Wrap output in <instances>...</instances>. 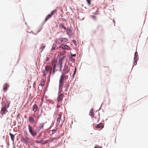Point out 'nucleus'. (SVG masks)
Listing matches in <instances>:
<instances>
[{"mask_svg":"<svg viewBox=\"0 0 148 148\" xmlns=\"http://www.w3.org/2000/svg\"><path fill=\"white\" fill-rule=\"evenodd\" d=\"M69 69H68L67 68L64 71L65 72V74L64 73H63L62 75L60 76V81H59V87L60 89H62L63 88V84L64 82V75L65 74L67 73L69 71Z\"/></svg>","mask_w":148,"mask_h":148,"instance_id":"f257e3e1","label":"nucleus"},{"mask_svg":"<svg viewBox=\"0 0 148 148\" xmlns=\"http://www.w3.org/2000/svg\"><path fill=\"white\" fill-rule=\"evenodd\" d=\"M52 68L48 66H46L45 67V69L42 71V73H43L44 76H45L49 72L50 74L51 73Z\"/></svg>","mask_w":148,"mask_h":148,"instance_id":"f03ea898","label":"nucleus"},{"mask_svg":"<svg viewBox=\"0 0 148 148\" xmlns=\"http://www.w3.org/2000/svg\"><path fill=\"white\" fill-rule=\"evenodd\" d=\"M29 131L32 136H36L37 132L36 131H35L32 126L30 124L28 125Z\"/></svg>","mask_w":148,"mask_h":148,"instance_id":"7ed1b4c3","label":"nucleus"},{"mask_svg":"<svg viewBox=\"0 0 148 148\" xmlns=\"http://www.w3.org/2000/svg\"><path fill=\"white\" fill-rule=\"evenodd\" d=\"M59 47L60 48L65 49L68 50H71V49L68 45L64 44H61Z\"/></svg>","mask_w":148,"mask_h":148,"instance_id":"20e7f679","label":"nucleus"},{"mask_svg":"<svg viewBox=\"0 0 148 148\" xmlns=\"http://www.w3.org/2000/svg\"><path fill=\"white\" fill-rule=\"evenodd\" d=\"M38 118L36 120H35L32 117L30 116L28 118V120L30 123H36L38 122Z\"/></svg>","mask_w":148,"mask_h":148,"instance_id":"39448f33","label":"nucleus"},{"mask_svg":"<svg viewBox=\"0 0 148 148\" xmlns=\"http://www.w3.org/2000/svg\"><path fill=\"white\" fill-rule=\"evenodd\" d=\"M62 116V114L61 113H60L57 115V122L56 124L57 125L59 124L61 120V117Z\"/></svg>","mask_w":148,"mask_h":148,"instance_id":"423d86ee","label":"nucleus"},{"mask_svg":"<svg viewBox=\"0 0 148 148\" xmlns=\"http://www.w3.org/2000/svg\"><path fill=\"white\" fill-rule=\"evenodd\" d=\"M68 41V39L66 38H62L58 39L56 41L59 44L62 42H65Z\"/></svg>","mask_w":148,"mask_h":148,"instance_id":"0eeeda50","label":"nucleus"},{"mask_svg":"<svg viewBox=\"0 0 148 148\" xmlns=\"http://www.w3.org/2000/svg\"><path fill=\"white\" fill-rule=\"evenodd\" d=\"M64 97V95L63 94H61L59 95L58 97L57 98V101L58 102L62 101Z\"/></svg>","mask_w":148,"mask_h":148,"instance_id":"6e6552de","label":"nucleus"},{"mask_svg":"<svg viewBox=\"0 0 148 148\" xmlns=\"http://www.w3.org/2000/svg\"><path fill=\"white\" fill-rule=\"evenodd\" d=\"M45 123H41L38 127V131H39L41 129H42L45 125Z\"/></svg>","mask_w":148,"mask_h":148,"instance_id":"1a4fd4ad","label":"nucleus"},{"mask_svg":"<svg viewBox=\"0 0 148 148\" xmlns=\"http://www.w3.org/2000/svg\"><path fill=\"white\" fill-rule=\"evenodd\" d=\"M9 86V85L6 83H5V84L4 85V87L3 88V90L5 92L7 90V88Z\"/></svg>","mask_w":148,"mask_h":148,"instance_id":"9d476101","label":"nucleus"},{"mask_svg":"<svg viewBox=\"0 0 148 148\" xmlns=\"http://www.w3.org/2000/svg\"><path fill=\"white\" fill-rule=\"evenodd\" d=\"M7 109L5 107H3L1 109V110L0 111V112L1 114H5V112H7Z\"/></svg>","mask_w":148,"mask_h":148,"instance_id":"9b49d317","label":"nucleus"},{"mask_svg":"<svg viewBox=\"0 0 148 148\" xmlns=\"http://www.w3.org/2000/svg\"><path fill=\"white\" fill-rule=\"evenodd\" d=\"M38 107L36 104L34 105L33 107V110L34 112H36L37 110Z\"/></svg>","mask_w":148,"mask_h":148,"instance_id":"f8f14e48","label":"nucleus"},{"mask_svg":"<svg viewBox=\"0 0 148 148\" xmlns=\"http://www.w3.org/2000/svg\"><path fill=\"white\" fill-rule=\"evenodd\" d=\"M89 114V115H90L92 117H94V112H93V109L92 108L90 110Z\"/></svg>","mask_w":148,"mask_h":148,"instance_id":"ddd939ff","label":"nucleus"},{"mask_svg":"<svg viewBox=\"0 0 148 148\" xmlns=\"http://www.w3.org/2000/svg\"><path fill=\"white\" fill-rule=\"evenodd\" d=\"M42 142H43V140H36V143H42V144H44L45 143H47V141H45V143H42Z\"/></svg>","mask_w":148,"mask_h":148,"instance_id":"4468645a","label":"nucleus"},{"mask_svg":"<svg viewBox=\"0 0 148 148\" xmlns=\"http://www.w3.org/2000/svg\"><path fill=\"white\" fill-rule=\"evenodd\" d=\"M103 124L102 123H101L100 124H98L97 125H96L95 126V128H98L99 129L101 127H103Z\"/></svg>","mask_w":148,"mask_h":148,"instance_id":"2eb2a0df","label":"nucleus"},{"mask_svg":"<svg viewBox=\"0 0 148 148\" xmlns=\"http://www.w3.org/2000/svg\"><path fill=\"white\" fill-rule=\"evenodd\" d=\"M52 17V16L50 14L48 15L45 18V22H46L48 20L51 18Z\"/></svg>","mask_w":148,"mask_h":148,"instance_id":"dca6fc26","label":"nucleus"},{"mask_svg":"<svg viewBox=\"0 0 148 148\" xmlns=\"http://www.w3.org/2000/svg\"><path fill=\"white\" fill-rule=\"evenodd\" d=\"M10 103H9L8 102H6V103L4 104L3 107H5L6 108H8L9 107Z\"/></svg>","mask_w":148,"mask_h":148,"instance_id":"f3484780","label":"nucleus"},{"mask_svg":"<svg viewBox=\"0 0 148 148\" xmlns=\"http://www.w3.org/2000/svg\"><path fill=\"white\" fill-rule=\"evenodd\" d=\"M69 87V85L67 83L65 84V86L64 87L65 88V91H67Z\"/></svg>","mask_w":148,"mask_h":148,"instance_id":"a211bd4d","label":"nucleus"},{"mask_svg":"<svg viewBox=\"0 0 148 148\" xmlns=\"http://www.w3.org/2000/svg\"><path fill=\"white\" fill-rule=\"evenodd\" d=\"M9 134L11 136V138L12 140L13 141H14L15 138L14 135L12 134H11V133H10Z\"/></svg>","mask_w":148,"mask_h":148,"instance_id":"6ab92c4d","label":"nucleus"},{"mask_svg":"<svg viewBox=\"0 0 148 148\" xmlns=\"http://www.w3.org/2000/svg\"><path fill=\"white\" fill-rule=\"evenodd\" d=\"M56 12L57 10H54L52 11L50 14L52 16L53 15H54Z\"/></svg>","mask_w":148,"mask_h":148,"instance_id":"aec40b11","label":"nucleus"},{"mask_svg":"<svg viewBox=\"0 0 148 148\" xmlns=\"http://www.w3.org/2000/svg\"><path fill=\"white\" fill-rule=\"evenodd\" d=\"M59 67H60V71H61V69L62 67V62L61 60H60L59 61Z\"/></svg>","mask_w":148,"mask_h":148,"instance_id":"412c9836","label":"nucleus"},{"mask_svg":"<svg viewBox=\"0 0 148 148\" xmlns=\"http://www.w3.org/2000/svg\"><path fill=\"white\" fill-rule=\"evenodd\" d=\"M59 27L61 28H63L64 29L66 30V27H64V25L63 24H60L59 25Z\"/></svg>","mask_w":148,"mask_h":148,"instance_id":"4be33fe9","label":"nucleus"},{"mask_svg":"<svg viewBox=\"0 0 148 148\" xmlns=\"http://www.w3.org/2000/svg\"><path fill=\"white\" fill-rule=\"evenodd\" d=\"M45 47V45L44 44H42V45L41 47L40 48V49H41V52L43 50V49Z\"/></svg>","mask_w":148,"mask_h":148,"instance_id":"5701e85b","label":"nucleus"},{"mask_svg":"<svg viewBox=\"0 0 148 148\" xmlns=\"http://www.w3.org/2000/svg\"><path fill=\"white\" fill-rule=\"evenodd\" d=\"M56 47V45L55 44H53L52 46V50H54L55 49Z\"/></svg>","mask_w":148,"mask_h":148,"instance_id":"b1692460","label":"nucleus"},{"mask_svg":"<svg viewBox=\"0 0 148 148\" xmlns=\"http://www.w3.org/2000/svg\"><path fill=\"white\" fill-rule=\"evenodd\" d=\"M69 60L70 61L73 62L74 60L73 58L70 56L69 57Z\"/></svg>","mask_w":148,"mask_h":148,"instance_id":"393cba45","label":"nucleus"},{"mask_svg":"<svg viewBox=\"0 0 148 148\" xmlns=\"http://www.w3.org/2000/svg\"><path fill=\"white\" fill-rule=\"evenodd\" d=\"M40 84L41 86H43L45 84V82L44 81H41Z\"/></svg>","mask_w":148,"mask_h":148,"instance_id":"a878e982","label":"nucleus"},{"mask_svg":"<svg viewBox=\"0 0 148 148\" xmlns=\"http://www.w3.org/2000/svg\"><path fill=\"white\" fill-rule=\"evenodd\" d=\"M88 4L89 5H90L91 4V0H86Z\"/></svg>","mask_w":148,"mask_h":148,"instance_id":"bb28decb","label":"nucleus"},{"mask_svg":"<svg viewBox=\"0 0 148 148\" xmlns=\"http://www.w3.org/2000/svg\"><path fill=\"white\" fill-rule=\"evenodd\" d=\"M68 76L66 75L65 76H64V79H65V80H66L67 79H68Z\"/></svg>","mask_w":148,"mask_h":148,"instance_id":"cd10ccee","label":"nucleus"},{"mask_svg":"<svg viewBox=\"0 0 148 148\" xmlns=\"http://www.w3.org/2000/svg\"><path fill=\"white\" fill-rule=\"evenodd\" d=\"M70 54L71 55L70 56L71 57H75L76 55V54H73L71 53H70Z\"/></svg>","mask_w":148,"mask_h":148,"instance_id":"c85d7f7f","label":"nucleus"},{"mask_svg":"<svg viewBox=\"0 0 148 148\" xmlns=\"http://www.w3.org/2000/svg\"><path fill=\"white\" fill-rule=\"evenodd\" d=\"M66 30L67 31V34L68 35H69V34H70V32H71L70 29H69V30H67L66 29Z\"/></svg>","mask_w":148,"mask_h":148,"instance_id":"c756f323","label":"nucleus"},{"mask_svg":"<svg viewBox=\"0 0 148 148\" xmlns=\"http://www.w3.org/2000/svg\"><path fill=\"white\" fill-rule=\"evenodd\" d=\"M66 51H63L62 52V53L60 54V56H62V55H64Z\"/></svg>","mask_w":148,"mask_h":148,"instance_id":"7c9ffc66","label":"nucleus"},{"mask_svg":"<svg viewBox=\"0 0 148 148\" xmlns=\"http://www.w3.org/2000/svg\"><path fill=\"white\" fill-rule=\"evenodd\" d=\"M56 139H57L56 138H51L50 139V141H52L53 140H56Z\"/></svg>","mask_w":148,"mask_h":148,"instance_id":"2f4dec72","label":"nucleus"},{"mask_svg":"<svg viewBox=\"0 0 148 148\" xmlns=\"http://www.w3.org/2000/svg\"><path fill=\"white\" fill-rule=\"evenodd\" d=\"M138 57L137 56V57H134V60L135 61V60H136V61H137L138 60Z\"/></svg>","mask_w":148,"mask_h":148,"instance_id":"473e14b6","label":"nucleus"},{"mask_svg":"<svg viewBox=\"0 0 148 148\" xmlns=\"http://www.w3.org/2000/svg\"><path fill=\"white\" fill-rule=\"evenodd\" d=\"M56 132V130H52V134H55Z\"/></svg>","mask_w":148,"mask_h":148,"instance_id":"72a5a7b5","label":"nucleus"},{"mask_svg":"<svg viewBox=\"0 0 148 148\" xmlns=\"http://www.w3.org/2000/svg\"><path fill=\"white\" fill-rule=\"evenodd\" d=\"M73 42L75 44V45L76 46L77 45V43L76 42V41L75 40H73Z\"/></svg>","mask_w":148,"mask_h":148,"instance_id":"f704fd0d","label":"nucleus"},{"mask_svg":"<svg viewBox=\"0 0 148 148\" xmlns=\"http://www.w3.org/2000/svg\"><path fill=\"white\" fill-rule=\"evenodd\" d=\"M53 69H56V65L55 63L54 64V62H53Z\"/></svg>","mask_w":148,"mask_h":148,"instance_id":"c9c22d12","label":"nucleus"},{"mask_svg":"<svg viewBox=\"0 0 148 148\" xmlns=\"http://www.w3.org/2000/svg\"><path fill=\"white\" fill-rule=\"evenodd\" d=\"M138 56V53L137 52H136L135 53L134 57H137Z\"/></svg>","mask_w":148,"mask_h":148,"instance_id":"e433bc0d","label":"nucleus"},{"mask_svg":"<svg viewBox=\"0 0 148 148\" xmlns=\"http://www.w3.org/2000/svg\"><path fill=\"white\" fill-rule=\"evenodd\" d=\"M50 58H49L47 57L45 59V61H48L49 60Z\"/></svg>","mask_w":148,"mask_h":148,"instance_id":"4c0bfd02","label":"nucleus"},{"mask_svg":"<svg viewBox=\"0 0 148 148\" xmlns=\"http://www.w3.org/2000/svg\"><path fill=\"white\" fill-rule=\"evenodd\" d=\"M60 105H59V103H58L57 104V108L58 109V108H60Z\"/></svg>","mask_w":148,"mask_h":148,"instance_id":"58836bf2","label":"nucleus"},{"mask_svg":"<svg viewBox=\"0 0 148 148\" xmlns=\"http://www.w3.org/2000/svg\"><path fill=\"white\" fill-rule=\"evenodd\" d=\"M22 141H23V142L25 143H26L27 142L26 140L24 139H23V140H22Z\"/></svg>","mask_w":148,"mask_h":148,"instance_id":"ea45409f","label":"nucleus"},{"mask_svg":"<svg viewBox=\"0 0 148 148\" xmlns=\"http://www.w3.org/2000/svg\"><path fill=\"white\" fill-rule=\"evenodd\" d=\"M101 26L100 25H98L97 26V29H98L99 28H101Z\"/></svg>","mask_w":148,"mask_h":148,"instance_id":"a19ab883","label":"nucleus"},{"mask_svg":"<svg viewBox=\"0 0 148 148\" xmlns=\"http://www.w3.org/2000/svg\"><path fill=\"white\" fill-rule=\"evenodd\" d=\"M137 61H136V60L135 61V62L134 63V64L135 65H136L137 64Z\"/></svg>","mask_w":148,"mask_h":148,"instance_id":"79ce46f5","label":"nucleus"},{"mask_svg":"<svg viewBox=\"0 0 148 148\" xmlns=\"http://www.w3.org/2000/svg\"><path fill=\"white\" fill-rule=\"evenodd\" d=\"M55 69H53V74H54V73Z\"/></svg>","mask_w":148,"mask_h":148,"instance_id":"37998d69","label":"nucleus"},{"mask_svg":"<svg viewBox=\"0 0 148 148\" xmlns=\"http://www.w3.org/2000/svg\"><path fill=\"white\" fill-rule=\"evenodd\" d=\"M76 69H75V71H74V75L75 74V72H76Z\"/></svg>","mask_w":148,"mask_h":148,"instance_id":"c03bdc74","label":"nucleus"},{"mask_svg":"<svg viewBox=\"0 0 148 148\" xmlns=\"http://www.w3.org/2000/svg\"><path fill=\"white\" fill-rule=\"evenodd\" d=\"M33 116H34V117H35V114H34L33 115Z\"/></svg>","mask_w":148,"mask_h":148,"instance_id":"a18cd8bd","label":"nucleus"},{"mask_svg":"<svg viewBox=\"0 0 148 148\" xmlns=\"http://www.w3.org/2000/svg\"><path fill=\"white\" fill-rule=\"evenodd\" d=\"M94 148H98L97 147H95Z\"/></svg>","mask_w":148,"mask_h":148,"instance_id":"49530a36","label":"nucleus"},{"mask_svg":"<svg viewBox=\"0 0 148 148\" xmlns=\"http://www.w3.org/2000/svg\"><path fill=\"white\" fill-rule=\"evenodd\" d=\"M40 136H40V135H39V137H40Z\"/></svg>","mask_w":148,"mask_h":148,"instance_id":"de8ad7c7","label":"nucleus"}]
</instances>
